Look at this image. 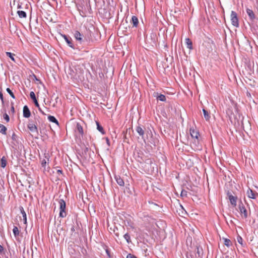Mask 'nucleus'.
<instances>
[{"instance_id":"nucleus-26","label":"nucleus","mask_w":258,"mask_h":258,"mask_svg":"<svg viewBox=\"0 0 258 258\" xmlns=\"http://www.w3.org/2000/svg\"><path fill=\"white\" fill-rule=\"evenodd\" d=\"M7 127L3 124L0 123V133L4 135L6 134Z\"/></svg>"},{"instance_id":"nucleus-28","label":"nucleus","mask_w":258,"mask_h":258,"mask_svg":"<svg viewBox=\"0 0 258 258\" xmlns=\"http://www.w3.org/2000/svg\"><path fill=\"white\" fill-rule=\"evenodd\" d=\"M157 99L160 100L161 101H166V97L165 95L163 94H160L158 95L157 97Z\"/></svg>"},{"instance_id":"nucleus-14","label":"nucleus","mask_w":258,"mask_h":258,"mask_svg":"<svg viewBox=\"0 0 258 258\" xmlns=\"http://www.w3.org/2000/svg\"><path fill=\"white\" fill-rule=\"evenodd\" d=\"M131 23L133 24V27H137L139 23L138 18L136 16H133L132 18Z\"/></svg>"},{"instance_id":"nucleus-48","label":"nucleus","mask_w":258,"mask_h":258,"mask_svg":"<svg viewBox=\"0 0 258 258\" xmlns=\"http://www.w3.org/2000/svg\"><path fill=\"white\" fill-rule=\"evenodd\" d=\"M39 111L42 113L43 114H45V113L41 110V108L39 107V108H38Z\"/></svg>"},{"instance_id":"nucleus-1","label":"nucleus","mask_w":258,"mask_h":258,"mask_svg":"<svg viewBox=\"0 0 258 258\" xmlns=\"http://www.w3.org/2000/svg\"><path fill=\"white\" fill-rule=\"evenodd\" d=\"M58 203L60 210L59 216L60 217L64 218L67 216L66 202L63 199H60L58 201Z\"/></svg>"},{"instance_id":"nucleus-15","label":"nucleus","mask_w":258,"mask_h":258,"mask_svg":"<svg viewBox=\"0 0 258 258\" xmlns=\"http://www.w3.org/2000/svg\"><path fill=\"white\" fill-rule=\"evenodd\" d=\"M136 131L140 136H141L142 138H143L145 132H144V130L142 128V127H141L139 125L137 126Z\"/></svg>"},{"instance_id":"nucleus-43","label":"nucleus","mask_w":258,"mask_h":258,"mask_svg":"<svg viewBox=\"0 0 258 258\" xmlns=\"http://www.w3.org/2000/svg\"><path fill=\"white\" fill-rule=\"evenodd\" d=\"M113 231H114V233L115 235H116V236H117L118 237L119 235V233L116 232V231H115V229H114Z\"/></svg>"},{"instance_id":"nucleus-3","label":"nucleus","mask_w":258,"mask_h":258,"mask_svg":"<svg viewBox=\"0 0 258 258\" xmlns=\"http://www.w3.org/2000/svg\"><path fill=\"white\" fill-rule=\"evenodd\" d=\"M238 209L241 216L244 219H246L247 217V211L241 200L239 203Z\"/></svg>"},{"instance_id":"nucleus-12","label":"nucleus","mask_w":258,"mask_h":258,"mask_svg":"<svg viewBox=\"0 0 258 258\" xmlns=\"http://www.w3.org/2000/svg\"><path fill=\"white\" fill-rule=\"evenodd\" d=\"M62 37L64 38L69 46L72 48H74V45L72 42V38L70 36H67L66 35H63Z\"/></svg>"},{"instance_id":"nucleus-13","label":"nucleus","mask_w":258,"mask_h":258,"mask_svg":"<svg viewBox=\"0 0 258 258\" xmlns=\"http://www.w3.org/2000/svg\"><path fill=\"white\" fill-rule=\"evenodd\" d=\"M246 12H247V14L248 15L251 21H253V20L255 19V14H254L252 10L249 9H247Z\"/></svg>"},{"instance_id":"nucleus-45","label":"nucleus","mask_w":258,"mask_h":258,"mask_svg":"<svg viewBox=\"0 0 258 258\" xmlns=\"http://www.w3.org/2000/svg\"><path fill=\"white\" fill-rule=\"evenodd\" d=\"M124 23H122L119 27V29H123V28H125V27H124Z\"/></svg>"},{"instance_id":"nucleus-47","label":"nucleus","mask_w":258,"mask_h":258,"mask_svg":"<svg viewBox=\"0 0 258 258\" xmlns=\"http://www.w3.org/2000/svg\"><path fill=\"white\" fill-rule=\"evenodd\" d=\"M106 252L107 253V254L109 256H110V253H109V251L108 249H106Z\"/></svg>"},{"instance_id":"nucleus-33","label":"nucleus","mask_w":258,"mask_h":258,"mask_svg":"<svg viewBox=\"0 0 258 258\" xmlns=\"http://www.w3.org/2000/svg\"><path fill=\"white\" fill-rule=\"evenodd\" d=\"M224 244L229 247L231 245V241L227 238L224 239Z\"/></svg>"},{"instance_id":"nucleus-27","label":"nucleus","mask_w":258,"mask_h":258,"mask_svg":"<svg viewBox=\"0 0 258 258\" xmlns=\"http://www.w3.org/2000/svg\"><path fill=\"white\" fill-rule=\"evenodd\" d=\"M14 235L15 237L18 236L19 235V230L17 227L14 226L13 229Z\"/></svg>"},{"instance_id":"nucleus-37","label":"nucleus","mask_w":258,"mask_h":258,"mask_svg":"<svg viewBox=\"0 0 258 258\" xmlns=\"http://www.w3.org/2000/svg\"><path fill=\"white\" fill-rule=\"evenodd\" d=\"M180 196L181 197H186L187 196V191L185 190H182L181 192V194H180Z\"/></svg>"},{"instance_id":"nucleus-35","label":"nucleus","mask_w":258,"mask_h":258,"mask_svg":"<svg viewBox=\"0 0 258 258\" xmlns=\"http://www.w3.org/2000/svg\"><path fill=\"white\" fill-rule=\"evenodd\" d=\"M47 162L45 159H43L41 161V166L44 169H45Z\"/></svg>"},{"instance_id":"nucleus-18","label":"nucleus","mask_w":258,"mask_h":258,"mask_svg":"<svg viewBox=\"0 0 258 258\" xmlns=\"http://www.w3.org/2000/svg\"><path fill=\"white\" fill-rule=\"evenodd\" d=\"M203 112L204 113V118L205 119L208 121L209 120L210 118H211L210 115L208 111L206 110L205 109H203Z\"/></svg>"},{"instance_id":"nucleus-7","label":"nucleus","mask_w":258,"mask_h":258,"mask_svg":"<svg viewBox=\"0 0 258 258\" xmlns=\"http://www.w3.org/2000/svg\"><path fill=\"white\" fill-rule=\"evenodd\" d=\"M190 134L191 135V137L193 139H195L197 140V142L198 143H199V132L194 128H190Z\"/></svg>"},{"instance_id":"nucleus-31","label":"nucleus","mask_w":258,"mask_h":258,"mask_svg":"<svg viewBox=\"0 0 258 258\" xmlns=\"http://www.w3.org/2000/svg\"><path fill=\"white\" fill-rule=\"evenodd\" d=\"M6 91L13 99H15V96L13 92L9 88H7Z\"/></svg>"},{"instance_id":"nucleus-25","label":"nucleus","mask_w":258,"mask_h":258,"mask_svg":"<svg viewBox=\"0 0 258 258\" xmlns=\"http://www.w3.org/2000/svg\"><path fill=\"white\" fill-rule=\"evenodd\" d=\"M197 253L199 257H201L203 254V249L201 247L197 246Z\"/></svg>"},{"instance_id":"nucleus-10","label":"nucleus","mask_w":258,"mask_h":258,"mask_svg":"<svg viewBox=\"0 0 258 258\" xmlns=\"http://www.w3.org/2000/svg\"><path fill=\"white\" fill-rule=\"evenodd\" d=\"M246 194L249 198L252 199H255L256 198V196L257 195L256 192H254L250 188L247 189Z\"/></svg>"},{"instance_id":"nucleus-46","label":"nucleus","mask_w":258,"mask_h":258,"mask_svg":"<svg viewBox=\"0 0 258 258\" xmlns=\"http://www.w3.org/2000/svg\"><path fill=\"white\" fill-rule=\"evenodd\" d=\"M57 173L58 174H62V171L61 170L58 169V170H57Z\"/></svg>"},{"instance_id":"nucleus-24","label":"nucleus","mask_w":258,"mask_h":258,"mask_svg":"<svg viewBox=\"0 0 258 258\" xmlns=\"http://www.w3.org/2000/svg\"><path fill=\"white\" fill-rule=\"evenodd\" d=\"M17 14L19 17L21 18H25L27 17L26 12L23 11H18L17 12Z\"/></svg>"},{"instance_id":"nucleus-42","label":"nucleus","mask_w":258,"mask_h":258,"mask_svg":"<svg viewBox=\"0 0 258 258\" xmlns=\"http://www.w3.org/2000/svg\"><path fill=\"white\" fill-rule=\"evenodd\" d=\"M76 231V229H75V227L74 226H72L71 228V231L73 233L74 232H75Z\"/></svg>"},{"instance_id":"nucleus-9","label":"nucleus","mask_w":258,"mask_h":258,"mask_svg":"<svg viewBox=\"0 0 258 258\" xmlns=\"http://www.w3.org/2000/svg\"><path fill=\"white\" fill-rule=\"evenodd\" d=\"M23 116L25 118H28L31 115L30 111L27 105H25L23 110Z\"/></svg>"},{"instance_id":"nucleus-19","label":"nucleus","mask_w":258,"mask_h":258,"mask_svg":"<svg viewBox=\"0 0 258 258\" xmlns=\"http://www.w3.org/2000/svg\"><path fill=\"white\" fill-rule=\"evenodd\" d=\"M77 131L82 136L83 135L84 132H83V128L81 125L78 123L77 124Z\"/></svg>"},{"instance_id":"nucleus-22","label":"nucleus","mask_w":258,"mask_h":258,"mask_svg":"<svg viewBox=\"0 0 258 258\" xmlns=\"http://www.w3.org/2000/svg\"><path fill=\"white\" fill-rule=\"evenodd\" d=\"M116 181L118 185L120 186H123L124 184V182L123 180L120 177H115Z\"/></svg>"},{"instance_id":"nucleus-21","label":"nucleus","mask_w":258,"mask_h":258,"mask_svg":"<svg viewBox=\"0 0 258 258\" xmlns=\"http://www.w3.org/2000/svg\"><path fill=\"white\" fill-rule=\"evenodd\" d=\"M48 119L50 121L55 123L56 124L58 125V121H57V120L56 119V118L54 116H52V115H49L48 116Z\"/></svg>"},{"instance_id":"nucleus-52","label":"nucleus","mask_w":258,"mask_h":258,"mask_svg":"<svg viewBox=\"0 0 258 258\" xmlns=\"http://www.w3.org/2000/svg\"><path fill=\"white\" fill-rule=\"evenodd\" d=\"M125 23L126 24H127V21L126 20H125Z\"/></svg>"},{"instance_id":"nucleus-38","label":"nucleus","mask_w":258,"mask_h":258,"mask_svg":"<svg viewBox=\"0 0 258 258\" xmlns=\"http://www.w3.org/2000/svg\"><path fill=\"white\" fill-rule=\"evenodd\" d=\"M17 139H18L17 136L15 134L14 132H13L12 136V139L14 141H16Z\"/></svg>"},{"instance_id":"nucleus-51","label":"nucleus","mask_w":258,"mask_h":258,"mask_svg":"<svg viewBox=\"0 0 258 258\" xmlns=\"http://www.w3.org/2000/svg\"><path fill=\"white\" fill-rule=\"evenodd\" d=\"M21 8H22L21 6L20 5H18V9H21Z\"/></svg>"},{"instance_id":"nucleus-36","label":"nucleus","mask_w":258,"mask_h":258,"mask_svg":"<svg viewBox=\"0 0 258 258\" xmlns=\"http://www.w3.org/2000/svg\"><path fill=\"white\" fill-rule=\"evenodd\" d=\"M4 118L6 120L7 122H9V120H10V118H9V115H8L7 113H5L4 114Z\"/></svg>"},{"instance_id":"nucleus-5","label":"nucleus","mask_w":258,"mask_h":258,"mask_svg":"<svg viewBox=\"0 0 258 258\" xmlns=\"http://www.w3.org/2000/svg\"><path fill=\"white\" fill-rule=\"evenodd\" d=\"M74 36L77 41L80 44H82L85 41V38H83L82 35L78 31H75Z\"/></svg>"},{"instance_id":"nucleus-44","label":"nucleus","mask_w":258,"mask_h":258,"mask_svg":"<svg viewBox=\"0 0 258 258\" xmlns=\"http://www.w3.org/2000/svg\"><path fill=\"white\" fill-rule=\"evenodd\" d=\"M106 143L107 144V145L108 146H110V142H109V140L108 138H106Z\"/></svg>"},{"instance_id":"nucleus-34","label":"nucleus","mask_w":258,"mask_h":258,"mask_svg":"<svg viewBox=\"0 0 258 258\" xmlns=\"http://www.w3.org/2000/svg\"><path fill=\"white\" fill-rule=\"evenodd\" d=\"M237 242L240 244L241 245H243V243H242V241H243V239L242 238L238 235L237 237Z\"/></svg>"},{"instance_id":"nucleus-17","label":"nucleus","mask_w":258,"mask_h":258,"mask_svg":"<svg viewBox=\"0 0 258 258\" xmlns=\"http://www.w3.org/2000/svg\"><path fill=\"white\" fill-rule=\"evenodd\" d=\"M7 161L6 157L3 156L1 159L0 166L3 168H5L7 165Z\"/></svg>"},{"instance_id":"nucleus-49","label":"nucleus","mask_w":258,"mask_h":258,"mask_svg":"<svg viewBox=\"0 0 258 258\" xmlns=\"http://www.w3.org/2000/svg\"><path fill=\"white\" fill-rule=\"evenodd\" d=\"M4 250V247L0 244V252H2Z\"/></svg>"},{"instance_id":"nucleus-39","label":"nucleus","mask_w":258,"mask_h":258,"mask_svg":"<svg viewBox=\"0 0 258 258\" xmlns=\"http://www.w3.org/2000/svg\"><path fill=\"white\" fill-rule=\"evenodd\" d=\"M126 258H137V257L134 254L129 253L127 255Z\"/></svg>"},{"instance_id":"nucleus-6","label":"nucleus","mask_w":258,"mask_h":258,"mask_svg":"<svg viewBox=\"0 0 258 258\" xmlns=\"http://www.w3.org/2000/svg\"><path fill=\"white\" fill-rule=\"evenodd\" d=\"M146 41L151 45H153L156 43V34L154 33H151L149 38L146 37Z\"/></svg>"},{"instance_id":"nucleus-23","label":"nucleus","mask_w":258,"mask_h":258,"mask_svg":"<svg viewBox=\"0 0 258 258\" xmlns=\"http://www.w3.org/2000/svg\"><path fill=\"white\" fill-rule=\"evenodd\" d=\"M21 213L22 215L23 220L24 221V223L26 224L27 222V217H26V214L23 209V207H21L20 208Z\"/></svg>"},{"instance_id":"nucleus-40","label":"nucleus","mask_w":258,"mask_h":258,"mask_svg":"<svg viewBox=\"0 0 258 258\" xmlns=\"http://www.w3.org/2000/svg\"><path fill=\"white\" fill-rule=\"evenodd\" d=\"M11 111L12 112V113H14L15 112V108H14V103L13 102H11Z\"/></svg>"},{"instance_id":"nucleus-29","label":"nucleus","mask_w":258,"mask_h":258,"mask_svg":"<svg viewBox=\"0 0 258 258\" xmlns=\"http://www.w3.org/2000/svg\"><path fill=\"white\" fill-rule=\"evenodd\" d=\"M6 55L7 56L9 57L12 60H13V61H15V58L14 57V56L15 55V54L14 53H12L11 52H6Z\"/></svg>"},{"instance_id":"nucleus-50","label":"nucleus","mask_w":258,"mask_h":258,"mask_svg":"<svg viewBox=\"0 0 258 258\" xmlns=\"http://www.w3.org/2000/svg\"><path fill=\"white\" fill-rule=\"evenodd\" d=\"M15 33L16 34V35H17V36L19 37V34H18V33L16 31H15Z\"/></svg>"},{"instance_id":"nucleus-16","label":"nucleus","mask_w":258,"mask_h":258,"mask_svg":"<svg viewBox=\"0 0 258 258\" xmlns=\"http://www.w3.org/2000/svg\"><path fill=\"white\" fill-rule=\"evenodd\" d=\"M185 44L187 48L190 50L192 49V43L189 38H187L185 39Z\"/></svg>"},{"instance_id":"nucleus-4","label":"nucleus","mask_w":258,"mask_h":258,"mask_svg":"<svg viewBox=\"0 0 258 258\" xmlns=\"http://www.w3.org/2000/svg\"><path fill=\"white\" fill-rule=\"evenodd\" d=\"M227 196L231 204L233 207H235L237 205V197L236 196H233L231 192L229 191L227 192Z\"/></svg>"},{"instance_id":"nucleus-30","label":"nucleus","mask_w":258,"mask_h":258,"mask_svg":"<svg viewBox=\"0 0 258 258\" xmlns=\"http://www.w3.org/2000/svg\"><path fill=\"white\" fill-rule=\"evenodd\" d=\"M123 237L124 238V239L126 240V242L128 243H130L131 242L130 236L128 233H125L123 235Z\"/></svg>"},{"instance_id":"nucleus-2","label":"nucleus","mask_w":258,"mask_h":258,"mask_svg":"<svg viewBox=\"0 0 258 258\" xmlns=\"http://www.w3.org/2000/svg\"><path fill=\"white\" fill-rule=\"evenodd\" d=\"M230 20L233 26H234L235 27H239V21L237 17V13L233 11H231L230 15Z\"/></svg>"},{"instance_id":"nucleus-8","label":"nucleus","mask_w":258,"mask_h":258,"mask_svg":"<svg viewBox=\"0 0 258 258\" xmlns=\"http://www.w3.org/2000/svg\"><path fill=\"white\" fill-rule=\"evenodd\" d=\"M28 128L32 133H36L38 134V128L37 125L33 123H29L28 124Z\"/></svg>"},{"instance_id":"nucleus-41","label":"nucleus","mask_w":258,"mask_h":258,"mask_svg":"<svg viewBox=\"0 0 258 258\" xmlns=\"http://www.w3.org/2000/svg\"><path fill=\"white\" fill-rule=\"evenodd\" d=\"M137 160L140 162H142V161H143V159L142 158V157H140L139 156H138V158H137Z\"/></svg>"},{"instance_id":"nucleus-11","label":"nucleus","mask_w":258,"mask_h":258,"mask_svg":"<svg viewBox=\"0 0 258 258\" xmlns=\"http://www.w3.org/2000/svg\"><path fill=\"white\" fill-rule=\"evenodd\" d=\"M30 96L31 98L33 100L35 106L39 108V104L36 99L34 92L33 91H31L30 93Z\"/></svg>"},{"instance_id":"nucleus-20","label":"nucleus","mask_w":258,"mask_h":258,"mask_svg":"<svg viewBox=\"0 0 258 258\" xmlns=\"http://www.w3.org/2000/svg\"><path fill=\"white\" fill-rule=\"evenodd\" d=\"M96 125H97V130L101 133L102 134L104 135L105 134V132L104 131V129L103 127L100 124L99 122L97 121H96Z\"/></svg>"},{"instance_id":"nucleus-32","label":"nucleus","mask_w":258,"mask_h":258,"mask_svg":"<svg viewBox=\"0 0 258 258\" xmlns=\"http://www.w3.org/2000/svg\"><path fill=\"white\" fill-rule=\"evenodd\" d=\"M0 99H1V101H2V103L3 107L4 108V106H5V102H4L3 94V93H2V91H0Z\"/></svg>"}]
</instances>
